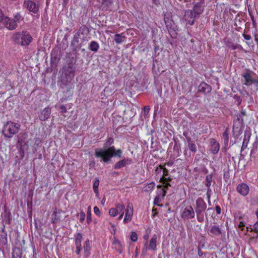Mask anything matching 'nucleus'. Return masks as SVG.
<instances>
[{"instance_id":"1","label":"nucleus","mask_w":258,"mask_h":258,"mask_svg":"<svg viewBox=\"0 0 258 258\" xmlns=\"http://www.w3.org/2000/svg\"><path fill=\"white\" fill-rule=\"evenodd\" d=\"M122 151L121 149L116 150L114 146H111L106 149H96L94 155L96 158H100V161L104 163L109 162L113 157L120 158Z\"/></svg>"},{"instance_id":"48","label":"nucleus","mask_w":258,"mask_h":258,"mask_svg":"<svg viewBox=\"0 0 258 258\" xmlns=\"http://www.w3.org/2000/svg\"><path fill=\"white\" fill-rule=\"evenodd\" d=\"M231 47H232V49L233 50H235L236 49H241V50L243 49L242 47L240 45H239V44H237L235 45H232Z\"/></svg>"},{"instance_id":"27","label":"nucleus","mask_w":258,"mask_h":258,"mask_svg":"<svg viewBox=\"0 0 258 258\" xmlns=\"http://www.w3.org/2000/svg\"><path fill=\"white\" fill-rule=\"evenodd\" d=\"M99 45L98 42L95 41L91 42L89 45V49L92 51L96 52L98 51Z\"/></svg>"},{"instance_id":"17","label":"nucleus","mask_w":258,"mask_h":258,"mask_svg":"<svg viewBox=\"0 0 258 258\" xmlns=\"http://www.w3.org/2000/svg\"><path fill=\"white\" fill-rule=\"evenodd\" d=\"M8 243L7 233L5 228L2 230V233H0V248L5 246Z\"/></svg>"},{"instance_id":"30","label":"nucleus","mask_w":258,"mask_h":258,"mask_svg":"<svg viewBox=\"0 0 258 258\" xmlns=\"http://www.w3.org/2000/svg\"><path fill=\"white\" fill-rule=\"evenodd\" d=\"M60 220V216L56 211H54L52 215L51 221L52 223H56Z\"/></svg>"},{"instance_id":"56","label":"nucleus","mask_w":258,"mask_h":258,"mask_svg":"<svg viewBox=\"0 0 258 258\" xmlns=\"http://www.w3.org/2000/svg\"><path fill=\"white\" fill-rule=\"evenodd\" d=\"M254 40L256 41V42L257 43V44L258 45V35H255Z\"/></svg>"},{"instance_id":"26","label":"nucleus","mask_w":258,"mask_h":258,"mask_svg":"<svg viewBox=\"0 0 258 258\" xmlns=\"http://www.w3.org/2000/svg\"><path fill=\"white\" fill-rule=\"evenodd\" d=\"M84 251L86 256H88L90 254V242L89 240H87L83 246Z\"/></svg>"},{"instance_id":"35","label":"nucleus","mask_w":258,"mask_h":258,"mask_svg":"<svg viewBox=\"0 0 258 258\" xmlns=\"http://www.w3.org/2000/svg\"><path fill=\"white\" fill-rule=\"evenodd\" d=\"M154 187H155V183L154 182H151V183H149L148 184H147L145 187V190L147 191H151L154 188Z\"/></svg>"},{"instance_id":"46","label":"nucleus","mask_w":258,"mask_h":258,"mask_svg":"<svg viewBox=\"0 0 258 258\" xmlns=\"http://www.w3.org/2000/svg\"><path fill=\"white\" fill-rule=\"evenodd\" d=\"M58 108L61 110L62 113H66L67 112V108L63 105L60 106Z\"/></svg>"},{"instance_id":"6","label":"nucleus","mask_w":258,"mask_h":258,"mask_svg":"<svg viewBox=\"0 0 258 258\" xmlns=\"http://www.w3.org/2000/svg\"><path fill=\"white\" fill-rule=\"evenodd\" d=\"M195 211L191 206H187L185 207L181 214L182 219L185 221L195 218Z\"/></svg>"},{"instance_id":"5","label":"nucleus","mask_w":258,"mask_h":258,"mask_svg":"<svg viewBox=\"0 0 258 258\" xmlns=\"http://www.w3.org/2000/svg\"><path fill=\"white\" fill-rule=\"evenodd\" d=\"M246 231H249L250 234L248 235L250 237L249 242L253 243L256 242V239L258 238V221L253 226V228L246 227Z\"/></svg>"},{"instance_id":"22","label":"nucleus","mask_w":258,"mask_h":258,"mask_svg":"<svg viewBox=\"0 0 258 258\" xmlns=\"http://www.w3.org/2000/svg\"><path fill=\"white\" fill-rule=\"evenodd\" d=\"M242 218L241 216H237L235 218V223L239 228H240L242 231H243L245 227V223L242 220Z\"/></svg>"},{"instance_id":"25","label":"nucleus","mask_w":258,"mask_h":258,"mask_svg":"<svg viewBox=\"0 0 258 258\" xmlns=\"http://www.w3.org/2000/svg\"><path fill=\"white\" fill-rule=\"evenodd\" d=\"M156 242L157 236L156 235H154L150 241L149 248L154 251L156 250L157 249Z\"/></svg>"},{"instance_id":"4","label":"nucleus","mask_w":258,"mask_h":258,"mask_svg":"<svg viewBox=\"0 0 258 258\" xmlns=\"http://www.w3.org/2000/svg\"><path fill=\"white\" fill-rule=\"evenodd\" d=\"M207 208V205L202 198H199L196 202L195 212L197 215V218L199 222H202L204 221V216L202 214Z\"/></svg>"},{"instance_id":"61","label":"nucleus","mask_w":258,"mask_h":258,"mask_svg":"<svg viewBox=\"0 0 258 258\" xmlns=\"http://www.w3.org/2000/svg\"><path fill=\"white\" fill-rule=\"evenodd\" d=\"M256 214L257 217L258 218V211L256 212Z\"/></svg>"},{"instance_id":"55","label":"nucleus","mask_w":258,"mask_h":258,"mask_svg":"<svg viewBox=\"0 0 258 258\" xmlns=\"http://www.w3.org/2000/svg\"><path fill=\"white\" fill-rule=\"evenodd\" d=\"M123 215H124V212H122V213H120V215H119V216L118 218V220H121L123 218Z\"/></svg>"},{"instance_id":"42","label":"nucleus","mask_w":258,"mask_h":258,"mask_svg":"<svg viewBox=\"0 0 258 258\" xmlns=\"http://www.w3.org/2000/svg\"><path fill=\"white\" fill-rule=\"evenodd\" d=\"M114 143V140L112 138H109L107 140L105 144V147L111 146Z\"/></svg>"},{"instance_id":"43","label":"nucleus","mask_w":258,"mask_h":258,"mask_svg":"<svg viewBox=\"0 0 258 258\" xmlns=\"http://www.w3.org/2000/svg\"><path fill=\"white\" fill-rule=\"evenodd\" d=\"M249 137H250V136H248L247 139L246 138V137H245V138H244L243 141V144L242 146V149L246 147L247 143L248 142V139L249 138Z\"/></svg>"},{"instance_id":"9","label":"nucleus","mask_w":258,"mask_h":258,"mask_svg":"<svg viewBox=\"0 0 258 258\" xmlns=\"http://www.w3.org/2000/svg\"><path fill=\"white\" fill-rule=\"evenodd\" d=\"M195 18H196V16H195V14H194L192 10H188L185 11L184 19L188 24L190 25H194Z\"/></svg>"},{"instance_id":"19","label":"nucleus","mask_w":258,"mask_h":258,"mask_svg":"<svg viewBox=\"0 0 258 258\" xmlns=\"http://www.w3.org/2000/svg\"><path fill=\"white\" fill-rule=\"evenodd\" d=\"M198 91L205 94L209 93L211 91V87L206 83L203 82L198 87Z\"/></svg>"},{"instance_id":"53","label":"nucleus","mask_w":258,"mask_h":258,"mask_svg":"<svg viewBox=\"0 0 258 258\" xmlns=\"http://www.w3.org/2000/svg\"><path fill=\"white\" fill-rule=\"evenodd\" d=\"M150 108L149 107H144V112L145 113H148L149 111Z\"/></svg>"},{"instance_id":"60","label":"nucleus","mask_w":258,"mask_h":258,"mask_svg":"<svg viewBox=\"0 0 258 258\" xmlns=\"http://www.w3.org/2000/svg\"><path fill=\"white\" fill-rule=\"evenodd\" d=\"M64 3H67L68 2V0H63Z\"/></svg>"},{"instance_id":"3","label":"nucleus","mask_w":258,"mask_h":258,"mask_svg":"<svg viewBox=\"0 0 258 258\" xmlns=\"http://www.w3.org/2000/svg\"><path fill=\"white\" fill-rule=\"evenodd\" d=\"M13 39L16 43L22 46L28 45L32 40V37L30 34L26 31H23L22 33H17L14 35Z\"/></svg>"},{"instance_id":"38","label":"nucleus","mask_w":258,"mask_h":258,"mask_svg":"<svg viewBox=\"0 0 258 258\" xmlns=\"http://www.w3.org/2000/svg\"><path fill=\"white\" fill-rule=\"evenodd\" d=\"M118 213H117V210L115 209V208H111L109 211V214L111 217H115L118 215Z\"/></svg>"},{"instance_id":"23","label":"nucleus","mask_w":258,"mask_h":258,"mask_svg":"<svg viewBox=\"0 0 258 258\" xmlns=\"http://www.w3.org/2000/svg\"><path fill=\"white\" fill-rule=\"evenodd\" d=\"M192 10L197 17L198 15L202 13L203 12V8L200 4H197L194 6Z\"/></svg>"},{"instance_id":"34","label":"nucleus","mask_w":258,"mask_h":258,"mask_svg":"<svg viewBox=\"0 0 258 258\" xmlns=\"http://www.w3.org/2000/svg\"><path fill=\"white\" fill-rule=\"evenodd\" d=\"M99 185V180L97 179H96L93 182V187L94 192L96 194H97L98 193V187Z\"/></svg>"},{"instance_id":"40","label":"nucleus","mask_w":258,"mask_h":258,"mask_svg":"<svg viewBox=\"0 0 258 258\" xmlns=\"http://www.w3.org/2000/svg\"><path fill=\"white\" fill-rule=\"evenodd\" d=\"M130 236L131 240L133 242H136L138 239L137 234L134 231L131 232Z\"/></svg>"},{"instance_id":"16","label":"nucleus","mask_w":258,"mask_h":258,"mask_svg":"<svg viewBox=\"0 0 258 258\" xmlns=\"http://www.w3.org/2000/svg\"><path fill=\"white\" fill-rule=\"evenodd\" d=\"M166 194V190L165 189H162L161 191H160V194H158L154 199V204L155 205H157L158 206H160L159 204L161 201L164 199V197L165 196Z\"/></svg>"},{"instance_id":"24","label":"nucleus","mask_w":258,"mask_h":258,"mask_svg":"<svg viewBox=\"0 0 258 258\" xmlns=\"http://www.w3.org/2000/svg\"><path fill=\"white\" fill-rule=\"evenodd\" d=\"M125 38L126 37L123 33L116 34L114 35V40L116 43L120 44L125 40Z\"/></svg>"},{"instance_id":"47","label":"nucleus","mask_w":258,"mask_h":258,"mask_svg":"<svg viewBox=\"0 0 258 258\" xmlns=\"http://www.w3.org/2000/svg\"><path fill=\"white\" fill-rule=\"evenodd\" d=\"M168 175V171L167 169L163 167V172L162 173L161 177L167 176Z\"/></svg>"},{"instance_id":"29","label":"nucleus","mask_w":258,"mask_h":258,"mask_svg":"<svg viewBox=\"0 0 258 258\" xmlns=\"http://www.w3.org/2000/svg\"><path fill=\"white\" fill-rule=\"evenodd\" d=\"M163 166L160 165L157 167L155 170V174L157 176V178L160 179V177H161L162 173L163 172Z\"/></svg>"},{"instance_id":"20","label":"nucleus","mask_w":258,"mask_h":258,"mask_svg":"<svg viewBox=\"0 0 258 258\" xmlns=\"http://www.w3.org/2000/svg\"><path fill=\"white\" fill-rule=\"evenodd\" d=\"M209 231L214 236H219L222 233V230L219 225H212L211 226Z\"/></svg>"},{"instance_id":"28","label":"nucleus","mask_w":258,"mask_h":258,"mask_svg":"<svg viewBox=\"0 0 258 258\" xmlns=\"http://www.w3.org/2000/svg\"><path fill=\"white\" fill-rule=\"evenodd\" d=\"M113 244L115 245V248L120 253H121L122 250V243L117 239H114L112 242Z\"/></svg>"},{"instance_id":"54","label":"nucleus","mask_w":258,"mask_h":258,"mask_svg":"<svg viewBox=\"0 0 258 258\" xmlns=\"http://www.w3.org/2000/svg\"><path fill=\"white\" fill-rule=\"evenodd\" d=\"M153 3L156 5H157L159 3V0H152Z\"/></svg>"},{"instance_id":"64","label":"nucleus","mask_w":258,"mask_h":258,"mask_svg":"<svg viewBox=\"0 0 258 258\" xmlns=\"http://www.w3.org/2000/svg\"><path fill=\"white\" fill-rule=\"evenodd\" d=\"M238 134H240V130H238Z\"/></svg>"},{"instance_id":"41","label":"nucleus","mask_w":258,"mask_h":258,"mask_svg":"<svg viewBox=\"0 0 258 258\" xmlns=\"http://www.w3.org/2000/svg\"><path fill=\"white\" fill-rule=\"evenodd\" d=\"M111 0H102V6L104 7H107L111 5Z\"/></svg>"},{"instance_id":"63","label":"nucleus","mask_w":258,"mask_h":258,"mask_svg":"<svg viewBox=\"0 0 258 258\" xmlns=\"http://www.w3.org/2000/svg\"><path fill=\"white\" fill-rule=\"evenodd\" d=\"M144 250H145L146 251V250H147V248H145V247H144Z\"/></svg>"},{"instance_id":"2","label":"nucleus","mask_w":258,"mask_h":258,"mask_svg":"<svg viewBox=\"0 0 258 258\" xmlns=\"http://www.w3.org/2000/svg\"><path fill=\"white\" fill-rule=\"evenodd\" d=\"M20 127L19 123L8 121L4 125L3 133L6 137L10 138L18 133Z\"/></svg>"},{"instance_id":"37","label":"nucleus","mask_w":258,"mask_h":258,"mask_svg":"<svg viewBox=\"0 0 258 258\" xmlns=\"http://www.w3.org/2000/svg\"><path fill=\"white\" fill-rule=\"evenodd\" d=\"M92 221L91 213V206L88 207V210L87 213V222L90 224Z\"/></svg>"},{"instance_id":"57","label":"nucleus","mask_w":258,"mask_h":258,"mask_svg":"<svg viewBox=\"0 0 258 258\" xmlns=\"http://www.w3.org/2000/svg\"><path fill=\"white\" fill-rule=\"evenodd\" d=\"M162 186H163V187H164V185H163V183H162V185H157V188H161Z\"/></svg>"},{"instance_id":"52","label":"nucleus","mask_w":258,"mask_h":258,"mask_svg":"<svg viewBox=\"0 0 258 258\" xmlns=\"http://www.w3.org/2000/svg\"><path fill=\"white\" fill-rule=\"evenodd\" d=\"M79 36V34L75 35L74 36V41L78 42Z\"/></svg>"},{"instance_id":"15","label":"nucleus","mask_w":258,"mask_h":258,"mask_svg":"<svg viewBox=\"0 0 258 258\" xmlns=\"http://www.w3.org/2000/svg\"><path fill=\"white\" fill-rule=\"evenodd\" d=\"M242 77L244 79V84L246 86H250L253 83L256 84L258 83L256 80L252 79L251 76L248 73L243 74Z\"/></svg>"},{"instance_id":"36","label":"nucleus","mask_w":258,"mask_h":258,"mask_svg":"<svg viewBox=\"0 0 258 258\" xmlns=\"http://www.w3.org/2000/svg\"><path fill=\"white\" fill-rule=\"evenodd\" d=\"M212 176L209 174L206 176V185L207 187H210L212 184Z\"/></svg>"},{"instance_id":"8","label":"nucleus","mask_w":258,"mask_h":258,"mask_svg":"<svg viewBox=\"0 0 258 258\" xmlns=\"http://www.w3.org/2000/svg\"><path fill=\"white\" fill-rule=\"evenodd\" d=\"M134 209L131 203H128L125 209V217L123 219V223L126 224L130 222L133 218Z\"/></svg>"},{"instance_id":"45","label":"nucleus","mask_w":258,"mask_h":258,"mask_svg":"<svg viewBox=\"0 0 258 258\" xmlns=\"http://www.w3.org/2000/svg\"><path fill=\"white\" fill-rule=\"evenodd\" d=\"M94 213L98 216H100L101 212L99 209L97 207H95L94 208Z\"/></svg>"},{"instance_id":"21","label":"nucleus","mask_w":258,"mask_h":258,"mask_svg":"<svg viewBox=\"0 0 258 258\" xmlns=\"http://www.w3.org/2000/svg\"><path fill=\"white\" fill-rule=\"evenodd\" d=\"M172 178L169 176L160 177V182H162L164 185V189H168L169 186H171L169 182L172 180Z\"/></svg>"},{"instance_id":"50","label":"nucleus","mask_w":258,"mask_h":258,"mask_svg":"<svg viewBox=\"0 0 258 258\" xmlns=\"http://www.w3.org/2000/svg\"><path fill=\"white\" fill-rule=\"evenodd\" d=\"M5 17H4V14H3V12H2V11L0 9V22H3Z\"/></svg>"},{"instance_id":"39","label":"nucleus","mask_w":258,"mask_h":258,"mask_svg":"<svg viewBox=\"0 0 258 258\" xmlns=\"http://www.w3.org/2000/svg\"><path fill=\"white\" fill-rule=\"evenodd\" d=\"M22 16H21L20 14V13H17L15 16H14V21H15L16 23H17V22L18 23H19L22 20Z\"/></svg>"},{"instance_id":"10","label":"nucleus","mask_w":258,"mask_h":258,"mask_svg":"<svg viewBox=\"0 0 258 258\" xmlns=\"http://www.w3.org/2000/svg\"><path fill=\"white\" fill-rule=\"evenodd\" d=\"M3 23L5 27L10 30L15 29L17 26V24L15 21H14L13 19H12L8 17H5Z\"/></svg>"},{"instance_id":"62","label":"nucleus","mask_w":258,"mask_h":258,"mask_svg":"<svg viewBox=\"0 0 258 258\" xmlns=\"http://www.w3.org/2000/svg\"><path fill=\"white\" fill-rule=\"evenodd\" d=\"M147 245V242H146L145 243V245H144V246H145H145H146Z\"/></svg>"},{"instance_id":"12","label":"nucleus","mask_w":258,"mask_h":258,"mask_svg":"<svg viewBox=\"0 0 258 258\" xmlns=\"http://www.w3.org/2000/svg\"><path fill=\"white\" fill-rule=\"evenodd\" d=\"M132 163V160L129 158H123L122 160L117 162L114 165V168L115 169H120L122 167L125 166L127 165H130Z\"/></svg>"},{"instance_id":"51","label":"nucleus","mask_w":258,"mask_h":258,"mask_svg":"<svg viewBox=\"0 0 258 258\" xmlns=\"http://www.w3.org/2000/svg\"><path fill=\"white\" fill-rule=\"evenodd\" d=\"M216 211L218 214H220L221 213V208L219 206H217L216 207Z\"/></svg>"},{"instance_id":"44","label":"nucleus","mask_w":258,"mask_h":258,"mask_svg":"<svg viewBox=\"0 0 258 258\" xmlns=\"http://www.w3.org/2000/svg\"><path fill=\"white\" fill-rule=\"evenodd\" d=\"M80 222L83 223L85 219V217H86L85 213L84 212H81L80 213Z\"/></svg>"},{"instance_id":"18","label":"nucleus","mask_w":258,"mask_h":258,"mask_svg":"<svg viewBox=\"0 0 258 258\" xmlns=\"http://www.w3.org/2000/svg\"><path fill=\"white\" fill-rule=\"evenodd\" d=\"M51 109L49 107H46L41 111L39 115V119L43 121L46 120L49 117Z\"/></svg>"},{"instance_id":"49","label":"nucleus","mask_w":258,"mask_h":258,"mask_svg":"<svg viewBox=\"0 0 258 258\" xmlns=\"http://www.w3.org/2000/svg\"><path fill=\"white\" fill-rule=\"evenodd\" d=\"M244 38L246 40H250L251 38V36L249 35H246L245 34H243L242 35Z\"/></svg>"},{"instance_id":"14","label":"nucleus","mask_w":258,"mask_h":258,"mask_svg":"<svg viewBox=\"0 0 258 258\" xmlns=\"http://www.w3.org/2000/svg\"><path fill=\"white\" fill-rule=\"evenodd\" d=\"M83 239V236L81 233H77L75 236V245L76 247V253L80 254L82 249L81 242Z\"/></svg>"},{"instance_id":"33","label":"nucleus","mask_w":258,"mask_h":258,"mask_svg":"<svg viewBox=\"0 0 258 258\" xmlns=\"http://www.w3.org/2000/svg\"><path fill=\"white\" fill-rule=\"evenodd\" d=\"M115 209L117 210V213H122V212H123V210L125 209V206L121 203L117 204L115 206Z\"/></svg>"},{"instance_id":"58","label":"nucleus","mask_w":258,"mask_h":258,"mask_svg":"<svg viewBox=\"0 0 258 258\" xmlns=\"http://www.w3.org/2000/svg\"><path fill=\"white\" fill-rule=\"evenodd\" d=\"M13 258H22V257L21 256H19V255H17L16 256H13Z\"/></svg>"},{"instance_id":"59","label":"nucleus","mask_w":258,"mask_h":258,"mask_svg":"<svg viewBox=\"0 0 258 258\" xmlns=\"http://www.w3.org/2000/svg\"><path fill=\"white\" fill-rule=\"evenodd\" d=\"M241 113L243 115H245V111H241Z\"/></svg>"},{"instance_id":"32","label":"nucleus","mask_w":258,"mask_h":258,"mask_svg":"<svg viewBox=\"0 0 258 258\" xmlns=\"http://www.w3.org/2000/svg\"><path fill=\"white\" fill-rule=\"evenodd\" d=\"M222 139L224 140L225 144L227 145L229 141L228 130L227 128L223 133Z\"/></svg>"},{"instance_id":"31","label":"nucleus","mask_w":258,"mask_h":258,"mask_svg":"<svg viewBox=\"0 0 258 258\" xmlns=\"http://www.w3.org/2000/svg\"><path fill=\"white\" fill-rule=\"evenodd\" d=\"M188 147L189 149L192 152L196 153L197 152V148L196 145L190 142V139H188Z\"/></svg>"},{"instance_id":"7","label":"nucleus","mask_w":258,"mask_h":258,"mask_svg":"<svg viewBox=\"0 0 258 258\" xmlns=\"http://www.w3.org/2000/svg\"><path fill=\"white\" fill-rule=\"evenodd\" d=\"M23 8L34 14H36L39 11V6L34 2L30 0H25L24 2Z\"/></svg>"},{"instance_id":"11","label":"nucleus","mask_w":258,"mask_h":258,"mask_svg":"<svg viewBox=\"0 0 258 258\" xmlns=\"http://www.w3.org/2000/svg\"><path fill=\"white\" fill-rule=\"evenodd\" d=\"M237 191L243 196L247 195L249 191V188L247 184L242 183L237 185L236 187Z\"/></svg>"},{"instance_id":"13","label":"nucleus","mask_w":258,"mask_h":258,"mask_svg":"<svg viewBox=\"0 0 258 258\" xmlns=\"http://www.w3.org/2000/svg\"><path fill=\"white\" fill-rule=\"evenodd\" d=\"M210 151L213 154H217L220 149V145L218 142L213 138L210 140Z\"/></svg>"}]
</instances>
